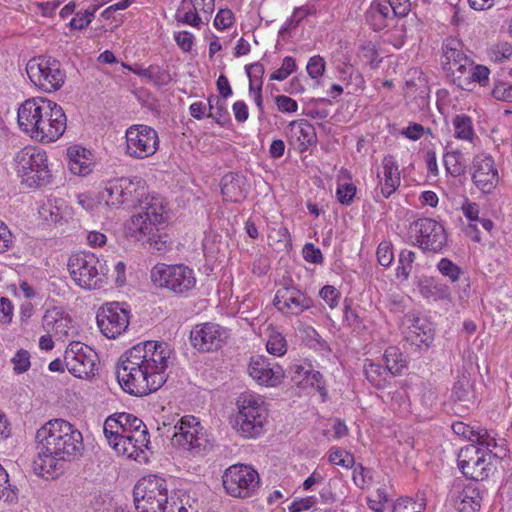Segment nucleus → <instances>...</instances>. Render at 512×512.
Returning a JSON list of instances; mask_svg holds the SVG:
<instances>
[{"mask_svg": "<svg viewBox=\"0 0 512 512\" xmlns=\"http://www.w3.org/2000/svg\"><path fill=\"white\" fill-rule=\"evenodd\" d=\"M223 487L228 495L235 498H249L259 487V474L250 465L234 464L222 476Z\"/></svg>", "mask_w": 512, "mask_h": 512, "instance_id": "11", "label": "nucleus"}, {"mask_svg": "<svg viewBox=\"0 0 512 512\" xmlns=\"http://www.w3.org/2000/svg\"><path fill=\"white\" fill-rule=\"evenodd\" d=\"M151 280L177 295L188 293L197 282L194 271L184 264H157L151 270Z\"/></svg>", "mask_w": 512, "mask_h": 512, "instance_id": "9", "label": "nucleus"}, {"mask_svg": "<svg viewBox=\"0 0 512 512\" xmlns=\"http://www.w3.org/2000/svg\"><path fill=\"white\" fill-rule=\"evenodd\" d=\"M512 56V44L498 42L488 49V57L494 63H502Z\"/></svg>", "mask_w": 512, "mask_h": 512, "instance_id": "43", "label": "nucleus"}, {"mask_svg": "<svg viewBox=\"0 0 512 512\" xmlns=\"http://www.w3.org/2000/svg\"><path fill=\"white\" fill-rule=\"evenodd\" d=\"M114 451L122 457L133 459L138 462L148 460L150 445L149 431H136L131 435H120L116 441H107Z\"/></svg>", "mask_w": 512, "mask_h": 512, "instance_id": "20", "label": "nucleus"}, {"mask_svg": "<svg viewBox=\"0 0 512 512\" xmlns=\"http://www.w3.org/2000/svg\"><path fill=\"white\" fill-rule=\"evenodd\" d=\"M13 369L17 374H22L30 368V354L27 350L20 349L12 358Z\"/></svg>", "mask_w": 512, "mask_h": 512, "instance_id": "57", "label": "nucleus"}, {"mask_svg": "<svg viewBox=\"0 0 512 512\" xmlns=\"http://www.w3.org/2000/svg\"><path fill=\"white\" fill-rule=\"evenodd\" d=\"M475 445L484 448L493 458H503L506 455V448L504 441L498 442L495 437L491 436L488 432L478 433L475 438Z\"/></svg>", "mask_w": 512, "mask_h": 512, "instance_id": "37", "label": "nucleus"}, {"mask_svg": "<svg viewBox=\"0 0 512 512\" xmlns=\"http://www.w3.org/2000/svg\"><path fill=\"white\" fill-rule=\"evenodd\" d=\"M356 194V186L351 182L338 181L336 196L338 201L343 205H350Z\"/></svg>", "mask_w": 512, "mask_h": 512, "instance_id": "52", "label": "nucleus"}, {"mask_svg": "<svg viewBox=\"0 0 512 512\" xmlns=\"http://www.w3.org/2000/svg\"><path fill=\"white\" fill-rule=\"evenodd\" d=\"M97 354L93 349L80 342H72L64 354L67 370L78 378H87L93 374Z\"/></svg>", "mask_w": 512, "mask_h": 512, "instance_id": "19", "label": "nucleus"}, {"mask_svg": "<svg viewBox=\"0 0 512 512\" xmlns=\"http://www.w3.org/2000/svg\"><path fill=\"white\" fill-rule=\"evenodd\" d=\"M68 270L75 284L83 289H100L107 282L105 263L92 252H78L69 257Z\"/></svg>", "mask_w": 512, "mask_h": 512, "instance_id": "6", "label": "nucleus"}, {"mask_svg": "<svg viewBox=\"0 0 512 512\" xmlns=\"http://www.w3.org/2000/svg\"><path fill=\"white\" fill-rule=\"evenodd\" d=\"M169 483L158 475L144 476L133 489L135 508L138 512H166L168 510Z\"/></svg>", "mask_w": 512, "mask_h": 512, "instance_id": "5", "label": "nucleus"}, {"mask_svg": "<svg viewBox=\"0 0 512 512\" xmlns=\"http://www.w3.org/2000/svg\"><path fill=\"white\" fill-rule=\"evenodd\" d=\"M143 180L139 177L118 178L106 183L100 192V198L104 204L111 208H119L122 205L133 207L137 195H142Z\"/></svg>", "mask_w": 512, "mask_h": 512, "instance_id": "12", "label": "nucleus"}, {"mask_svg": "<svg viewBox=\"0 0 512 512\" xmlns=\"http://www.w3.org/2000/svg\"><path fill=\"white\" fill-rule=\"evenodd\" d=\"M329 461L334 465L344 468H352L355 464L353 455L340 449H332L330 451Z\"/></svg>", "mask_w": 512, "mask_h": 512, "instance_id": "55", "label": "nucleus"}, {"mask_svg": "<svg viewBox=\"0 0 512 512\" xmlns=\"http://www.w3.org/2000/svg\"><path fill=\"white\" fill-rule=\"evenodd\" d=\"M391 13V5L386 2H373L366 13V19L373 30L380 31L387 26Z\"/></svg>", "mask_w": 512, "mask_h": 512, "instance_id": "35", "label": "nucleus"}, {"mask_svg": "<svg viewBox=\"0 0 512 512\" xmlns=\"http://www.w3.org/2000/svg\"><path fill=\"white\" fill-rule=\"evenodd\" d=\"M32 468L37 476L56 478L69 463L79 460L85 450L83 435L74 424L62 418L44 423L35 433Z\"/></svg>", "mask_w": 512, "mask_h": 512, "instance_id": "2", "label": "nucleus"}, {"mask_svg": "<svg viewBox=\"0 0 512 512\" xmlns=\"http://www.w3.org/2000/svg\"><path fill=\"white\" fill-rule=\"evenodd\" d=\"M438 271L451 282L459 280L462 269L448 258H442L437 264Z\"/></svg>", "mask_w": 512, "mask_h": 512, "instance_id": "45", "label": "nucleus"}, {"mask_svg": "<svg viewBox=\"0 0 512 512\" xmlns=\"http://www.w3.org/2000/svg\"><path fill=\"white\" fill-rule=\"evenodd\" d=\"M159 231V226H157V230H153L150 234H147L145 239L148 240L152 249L159 252H165L170 247L171 243L168 235L160 233Z\"/></svg>", "mask_w": 512, "mask_h": 512, "instance_id": "46", "label": "nucleus"}, {"mask_svg": "<svg viewBox=\"0 0 512 512\" xmlns=\"http://www.w3.org/2000/svg\"><path fill=\"white\" fill-rule=\"evenodd\" d=\"M416 244L425 251L440 252L447 244L444 227L434 219L420 218L410 224Z\"/></svg>", "mask_w": 512, "mask_h": 512, "instance_id": "16", "label": "nucleus"}, {"mask_svg": "<svg viewBox=\"0 0 512 512\" xmlns=\"http://www.w3.org/2000/svg\"><path fill=\"white\" fill-rule=\"evenodd\" d=\"M490 70L488 67L480 64L473 63L471 71L469 72L467 82L468 88H463L465 91H473L476 85L485 87L489 83Z\"/></svg>", "mask_w": 512, "mask_h": 512, "instance_id": "40", "label": "nucleus"}, {"mask_svg": "<svg viewBox=\"0 0 512 512\" xmlns=\"http://www.w3.org/2000/svg\"><path fill=\"white\" fill-rule=\"evenodd\" d=\"M17 122L23 132L42 143L58 140L67 127L62 107L44 97L25 100L17 110Z\"/></svg>", "mask_w": 512, "mask_h": 512, "instance_id": "3", "label": "nucleus"}, {"mask_svg": "<svg viewBox=\"0 0 512 512\" xmlns=\"http://www.w3.org/2000/svg\"><path fill=\"white\" fill-rule=\"evenodd\" d=\"M172 350L157 341L138 343L119 359L116 377L121 388L135 396L157 391L166 382Z\"/></svg>", "mask_w": 512, "mask_h": 512, "instance_id": "1", "label": "nucleus"}, {"mask_svg": "<svg viewBox=\"0 0 512 512\" xmlns=\"http://www.w3.org/2000/svg\"><path fill=\"white\" fill-rule=\"evenodd\" d=\"M364 374L369 383L377 389H385L394 378L386 367L372 361L364 364Z\"/></svg>", "mask_w": 512, "mask_h": 512, "instance_id": "34", "label": "nucleus"}, {"mask_svg": "<svg viewBox=\"0 0 512 512\" xmlns=\"http://www.w3.org/2000/svg\"><path fill=\"white\" fill-rule=\"evenodd\" d=\"M491 95L497 101L512 103V83L507 81L496 82Z\"/></svg>", "mask_w": 512, "mask_h": 512, "instance_id": "50", "label": "nucleus"}, {"mask_svg": "<svg viewBox=\"0 0 512 512\" xmlns=\"http://www.w3.org/2000/svg\"><path fill=\"white\" fill-rule=\"evenodd\" d=\"M303 257L307 262L320 264L323 262V255L319 248L315 247L312 243H307L303 247Z\"/></svg>", "mask_w": 512, "mask_h": 512, "instance_id": "64", "label": "nucleus"}, {"mask_svg": "<svg viewBox=\"0 0 512 512\" xmlns=\"http://www.w3.org/2000/svg\"><path fill=\"white\" fill-rule=\"evenodd\" d=\"M377 261L383 267H389L394 259L392 244L383 241L379 244L376 251Z\"/></svg>", "mask_w": 512, "mask_h": 512, "instance_id": "56", "label": "nucleus"}, {"mask_svg": "<svg viewBox=\"0 0 512 512\" xmlns=\"http://www.w3.org/2000/svg\"><path fill=\"white\" fill-rule=\"evenodd\" d=\"M385 367L393 375H400L407 368V361L400 349L396 346L388 347L384 352Z\"/></svg>", "mask_w": 512, "mask_h": 512, "instance_id": "36", "label": "nucleus"}, {"mask_svg": "<svg viewBox=\"0 0 512 512\" xmlns=\"http://www.w3.org/2000/svg\"><path fill=\"white\" fill-rule=\"evenodd\" d=\"M315 496H306L295 498L289 505V512H303L312 508L316 504Z\"/></svg>", "mask_w": 512, "mask_h": 512, "instance_id": "59", "label": "nucleus"}, {"mask_svg": "<svg viewBox=\"0 0 512 512\" xmlns=\"http://www.w3.org/2000/svg\"><path fill=\"white\" fill-rule=\"evenodd\" d=\"M404 338L418 348H428L434 339V332L427 319L414 313L405 314L402 319Z\"/></svg>", "mask_w": 512, "mask_h": 512, "instance_id": "24", "label": "nucleus"}, {"mask_svg": "<svg viewBox=\"0 0 512 512\" xmlns=\"http://www.w3.org/2000/svg\"><path fill=\"white\" fill-rule=\"evenodd\" d=\"M416 254L411 250H402L399 254L398 266L396 269V277L401 280H407L412 272L413 263Z\"/></svg>", "mask_w": 512, "mask_h": 512, "instance_id": "41", "label": "nucleus"}, {"mask_svg": "<svg viewBox=\"0 0 512 512\" xmlns=\"http://www.w3.org/2000/svg\"><path fill=\"white\" fill-rule=\"evenodd\" d=\"M26 72L31 82L43 90L51 93L59 90L65 83L66 74L58 60L39 57L28 61Z\"/></svg>", "mask_w": 512, "mask_h": 512, "instance_id": "10", "label": "nucleus"}, {"mask_svg": "<svg viewBox=\"0 0 512 512\" xmlns=\"http://www.w3.org/2000/svg\"><path fill=\"white\" fill-rule=\"evenodd\" d=\"M382 171L377 177L381 185V194L384 198L390 197L400 186V172L393 156L387 155L382 160Z\"/></svg>", "mask_w": 512, "mask_h": 512, "instance_id": "27", "label": "nucleus"}, {"mask_svg": "<svg viewBox=\"0 0 512 512\" xmlns=\"http://www.w3.org/2000/svg\"><path fill=\"white\" fill-rule=\"evenodd\" d=\"M474 61L472 59H468L467 63H461L452 71L447 73L446 75L451 79V81L457 85L460 89L468 88V75L471 71Z\"/></svg>", "mask_w": 512, "mask_h": 512, "instance_id": "42", "label": "nucleus"}, {"mask_svg": "<svg viewBox=\"0 0 512 512\" xmlns=\"http://www.w3.org/2000/svg\"><path fill=\"white\" fill-rule=\"evenodd\" d=\"M15 162L18 176L28 187H40L49 183L51 173L44 150L36 146H26L16 154Z\"/></svg>", "mask_w": 512, "mask_h": 512, "instance_id": "8", "label": "nucleus"}, {"mask_svg": "<svg viewBox=\"0 0 512 512\" xmlns=\"http://www.w3.org/2000/svg\"><path fill=\"white\" fill-rule=\"evenodd\" d=\"M296 61L291 56H286L282 60V64L279 69L274 71L270 75V80L283 81L288 78L296 70Z\"/></svg>", "mask_w": 512, "mask_h": 512, "instance_id": "48", "label": "nucleus"}, {"mask_svg": "<svg viewBox=\"0 0 512 512\" xmlns=\"http://www.w3.org/2000/svg\"><path fill=\"white\" fill-rule=\"evenodd\" d=\"M69 170L79 176H86L93 170L92 153L86 148L78 145L70 146L67 149Z\"/></svg>", "mask_w": 512, "mask_h": 512, "instance_id": "31", "label": "nucleus"}, {"mask_svg": "<svg viewBox=\"0 0 512 512\" xmlns=\"http://www.w3.org/2000/svg\"><path fill=\"white\" fill-rule=\"evenodd\" d=\"M457 464L466 478L476 482L488 478L493 467L489 452L474 443L461 448L457 456Z\"/></svg>", "mask_w": 512, "mask_h": 512, "instance_id": "13", "label": "nucleus"}, {"mask_svg": "<svg viewBox=\"0 0 512 512\" xmlns=\"http://www.w3.org/2000/svg\"><path fill=\"white\" fill-rule=\"evenodd\" d=\"M320 297L333 309L338 305L340 293L334 286L326 285L320 290Z\"/></svg>", "mask_w": 512, "mask_h": 512, "instance_id": "63", "label": "nucleus"}, {"mask_svg": "<svg viewBox=\"0 0 512 512\" xmlns=\"http://www.w3.org/2000/svg\"><path fill=\"white\" fill-rule=\"evenodd\" d=\"M229 337L226 328L212 322L195 325L190 332L191 345L200 352L217 351Z\"/></svg>", "mask_w": 512, "mask_h": 512, "instance_id": "18", "label": "nucleus"}, {"mask_svg": "<svg viewBox=\"0 0 512 512\" xmlns=\"http://www.w3.org/2000/svg\"><path fill=\"white\" fill-rule=\"evenodd\" d=\"M142 195H137L133 205L136 212L126 225L127 233L137 241L145 240L147 234L157 230V226L164 224V199L147 191L145 182L142 184Z\"/></svg>", "mask_w": 512, "mask_h": 512, "instance_id": "4", "label": "nucleus"}, {"mask_svg": "<svg viewBox=\"0 0 512 512\" xmlns=\"http://www.w3.org/2000/svg\"><path fill=\"white\" fill-rule=\"evenodd\" d=\"M472 182L483 193H490L498 184L499 175L494 159L486 153L474 156L471 166Z\"/></svg>", "mask_w": 512, "mask_h": 512, "instance_id": "22", "label": "nucleus"}, {"mask_svg": "<svg viewBox=\"0 0 512 512\" xmlns=\"http://www.w3.org/2000/svg\"><path fill=\"white\" fill-rule=\"evenodd\" d=\"M174 430L172 444L183 450L198 453L205 449L209 442L206 431L192 415L182 417L174 426Z\"/></svg>", "mask_w": 512, "mask_h": 512, "instance_id": "14", "label": "nucleus"}, {"mask_svg": "<svg viewBox=\"0 0 512 512\" xmlns=\"http://www.w3.org/2000/svg\"><path fill=\"white\" fill-rule=\"evenodd\" d=\"M39 213L41 217L50 223H59L63 220V212L61 207L56 203L48 202L41 206L39 209Z\"/></svg>", "mask_w": 512, "mask_h": 512, "instance_id": "47", "label": "nucleus"}, {"mask_svg": "<svg viewBox=\"0 0 512 512\" xmlns=\"http://www.w3.org/2000/svg\"><path fill=\"white\" fill-rule=\"evenodd\" d=\"M42 327L53 336L64 340L75 334V325L72 317L62 307L47 309L42 318Z\"/></svg>", "mask_w": 512, "mask_h": 512, "instance_id": "26", "label": "nucleus"}, {"mask_svg": "<svg viewBox=\"0 0 512 512\" xmlns=\"http://www.w3.org/2000/svg\"><path fill=\"white\" fill-rule=\"evenodd\" d=\"M77 204L88 212L95 211L103 202L100 198V193L94 195L92 193H81L76 196Z\"/></svg>", "mask_w": 512, "mask_h": 512, "instance_id": "51", "label": "nucleus"}, {"mask_svg": "<svg viewBox=\"0 0 512 512\" xmlns=\"http://www.w3.org/2000/svg\"><path fill=\"white\" fill-rule=\"evenodd\" d=\"M221 193L226 201L242 202L249 193V185L243 175L230 172L221 180Z\"/></svg>", "mask_w": 512, "mask_h": 512, "instance_id": "28", "label": "nucleus"}, {"mask_svg": "<svg viewBox=\"0 0 512 512\" xmlns=\"http://www.w3.org/2000/svg\"><path fill=\"white\" fill-rule=\"evenodd\" d=\"M96 319L102 334L109 339H115L128 328L130 316L124 304L111 302L98 310Z\"/></svg>", "mask_w": 512, "mask_h": 512, "instance_id": "17", "label": "nucleus"}, {"mask_svg": "<svg viewBox=\"0 0 512 512\" xmlns=\"http://www.w3.org/2000/svg\"><path fill=\"white\" fill-rule=\"evenodd\" d=\"M452 124L454 127V136L459 140L473 142L476 137L472 120L469 116L461 114L456 115Z\"/></svg>", "mask_w": 512, "mask_h": 512, "instance_id": "38", "label": "nucleus"}, {"mask_svg": "<svg viewBox=\"0 0 512 512\" xmlns=\"http://www.w3.org/2000/svg\"><path fill=\"white\" fill-rule=\"evenodd\" d=\"M199 509L200 501L195 491L175 489L170 494L166 512H198Z\"/></svg>", "mask_w": 512, "mask_h": 512, "instance_id": "32", "label": "nucleus"}, {"mask_svg": "<svg viewBox=\"0 0 512 512\" xmlns=\"http://www.w3.org/2000/svg\"><path fill=\"white\" fill-rule=\"evenodd\" d=\"M148 79L155 85L164 86L171 82L172 78L168 71L156 65H150Z\"/></svg>", "mask_w": 512, "mask_h": 512, "instance_id": "58", "label": "nucleus"}, {"mask_svg": "<svg viewBox=\"0 0 512 512\" xmlns=\"http://www.w3.org/2000/svg\"><path fill=\"white\" fill-rule=\"evenodd\" d=\"M290 138L295 140L300 152L307 151L317 143L314 126L306 119L294 120L289 124Z\"/></svg>", "mask_w": 512, "mask_h": 512, "instance_id": "30", "label": "nucleus"}, {"mask_svg": "<svg viewBox=\"0 0 512 512\" xmlns=\"http://www.w3.org/2000/svg\"><path fill=\"white\" fill-rule=\"evenodd\" d=\"M174 40L183 52H190L194 45V36L188 31L174 33Z\"/></svg>", "mask_w": 512, "mask_h": 512, "instance_id": "61", "label": "nucleus"}, {"mask_svg": "<svg viewBox=\"0 0 512 512\" xmlns=\"http://www.w3.org/2000/svg\"><path fill=\"white\" fill-rule=\"evenodd\" d=\"M238 413L233 427L243 438H256L264 431L268 412L260 397L244 394L238 402Z\"/></svg>", "mask_w": 512, "mask_h": 512, "instance_id": "7", "label": "nucleus"}, {"mask_svg": "<svg viewBox=\"0 0 512 512\" xmlns=\"http://www.w3.org/2000/svg\"><path fill=\"white\" fill-rule=\"evenodd\" d=\"M148 430L141 419L130 413H118L109 416L103 425L107 441H116L120 435H131L136 431Z\"/></svg>", "mask_w": 512, "mask_h": 512, "instance_id": "25", "label": "nucleus"}, {"mask_svg": "<svg viewBox=\"0 0 512 512\" xmlns=\"http://www.w3.org/2000/svg\"><path fill=\"white\" fill-rule=\"evenodd\" d=\"M470 59L463 50V43L457 38H447L442 44L441 64L445 73H449L461 63Z\"/></svg>", "mask_w": 512, "mask_h": 512, "instance_id": "29", "label": "nucleus"}, {"mask_svg": "<svg viewBox=\"0 0 512 512\" xmlns=\"http://www.w3.org/2000/svg\"><path fill=\"white\" fill-rule=\"evenodd\" d=\"M266 349L272 355L283 356L287 351L285 337L279 332H271L266 343Z\"/></svg>", "mask_w": 512, "mask_h": 512, "instance_id": "44", "label": "nucleus"}, {"mask_svg": "<svg viewBox=\"0 0 512 512\" xmlns=\"http://www.w3.org/2000/svg\"><path fill=\"white\" fill-rule=\"evenodd\" d=\"M248 373L259 385L267 387L277 386L284 378L282 367L263 355L251 357Z\"/></svg>", "mask_w": 512, "mask_h": 512, "instance_id": "23", "label": "nucleus"}, {"mask_svg": "<svg viewBox=\"0 0 512 512\" xmlns=\"http://www.w3.org/2000/svg\"><path fill=\"white\" fill-rule=\"evenodd\" d=\"M353 482L360 489L368 488L372 483L371 470L362 464L357 465L353 471Z\"/></svg>", "mask_w": 512, "mask_h": 512, "instance_id": "53", "label": "nucleus"}, {"mask_svg": "<svg viewBox=\"0 0 512 512\" xmlns=\"http://www.w3.org/2000/svg\"><path fill=\"white\" fill-rule=\"evenodd\" d=\"M326 68V62L323 57L320 55L312 56L306 66V70L308 75L313 80H319V78L324 74Z\"/></svg>", "mask_w": 512, "mask_h": 512, "instance_id": "54", "label": "nucleus"}, {"mask_svg": "<svg viewBox=\"0 0 512 512\" xmlns=\"http://www.w3.org/2000/svg\"><path fill=\"white\" fill-rule=\"evenodd\" d=\"M470 388V382L466 377L458 379L453 385L451 398L459 402L467 401L471 394Z\"/></svg>", "mask_w": 512, "mask_h": 512, "instance_id": "49", "label": "nucleus"}, {"mask_svg": "<svg viewBox=\"0 0 512 512\" xmlns=\"http://www.w3.org/2000/svg\"><path fill=\"white\" fill-rule=\"evenodd\" d=\"M234 21V14L230 9H220L214 19V25L217 29L223 30L232 26Z\"/></svg>", "mask_w": 512, "mask_h": 512, "instance_id": "60", "label": "nucleus"}, {"mask_svg": "<svg viewBox=\"0 0 512 512\" xmlns=\"http://www.w3.org/2000/svg\"><path fill=\"white\" fill-rule=\"evenodd\" d=\"M451 428L456 435L468 439L472 442H475V438H477V435L479 433L474 431L473 428L470 427L468 424L461 421L454 422Z\"/></svg>", "mask_w": 512, "mask_h": 512, "instance_id": "62", "label": "nucleus"}, {"mask_svg": "<svg viewBox=\"0 0 512 512\" xmlns=\"http://www.w3.org/2000/svg\"><path fill=\"white\" fill-rule=\"evenodd\" d=\"M126 154L135 159L152 156L159 148L158 133L147 125H132L125 133Z\"/></svg>", "mask_w": 512, "mask_h": 512, "instance_id": "15", "label": "nucleus"}, {"mask_svg": "<svg viewBox=\"0 0 512 512\" xmlns=\"http://www.w3.org/2000/svg\"><path fill=\"white\" fill-rule=\"evenodd\" d=\"M443 161L445 169L450 175L457 177L465 173L466 163L460 151L446 152Z\"/></svg>", "mask_w": 512, "mask_h": 512, "instance_id": "39", "label": "nucleus"}, {"mask_svg": "<svg viewBox=\"0 0 512 512\" xmlns=\"http://www.w3.org/2000/svg\"><path fill=\"white\" fill-rule=\"evenodd\" d=\"M482 501L481 489L476 484H469L459 493L455 505L459 512H477Z\"/></svg>", "mask_w": 512, "mask_h": 512, "instance_id": "33", "label": "nucleus"}, {"mask_svg": "<svg viewBox=\"0 0 512 512\" xmlns=\"http://www.w3.org/2000/svg\"><path fill=\"white\" fill-rule=\"evenodd\" d=\"M273 304L278 311L287 316H298L313 306L311 298L294 286L278 288Z\"/></svg>", "mask_w": 512, "mask_h": 512, "instance_id": "21", "label": "nucleus"}]
</instances>
